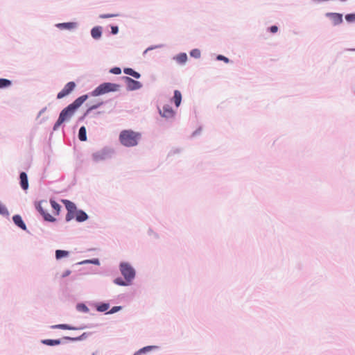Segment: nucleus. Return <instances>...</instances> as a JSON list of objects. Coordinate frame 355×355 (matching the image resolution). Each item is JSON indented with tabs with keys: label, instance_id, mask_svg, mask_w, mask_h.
I'll use <instances>...</instances> for the list:
<instances>
[{
	"label": "nucleus",
	"instance_id": "9b49d317",
	"mask_svg": "<svg viewBox=\"0 0 355 355\" xmlns=\"http://www.w3.org/2000/svg\"><path fill=\"white\" fill-rule=\"evenodd\" d=\"M12 220H13L14 223L18 227H21L22 230H25L26 229V226L25 223H24L21 217L19 215H15L12 217Z\"/></svg>",
	"mask_w": 355,
	"mask_h": 355
},
{
	"label": "nucleus",
	"instance_id": "c9c22d12",
	"mask_svg": "<svg viewBox=\"0 0 355 355\" xmlns=\"http://www.w3.org/2000/svg\"><path fill=\"white\" fill-rule=\"evenodd\" d=\"M78 307L80 310H82L85 312L88 311V308L84 304L78 305Z\"/></svg>",
	"mask_w": 355,
	"mask_h": 355
},
{
	"label": "nucleus",
	"instance_id": "cd10ccee",
	"mask_svg": "<svg viewBox=\"0 0 355 355\" xmlns=\"http://www.w3.org/2000/svg\"><path fill=\"white\" fill-rule=\"evenodd\" d=\"M119 16V14H103L100 15L99 17L101 19L111 18Z\"/></svg>",
	"mask_w": 355,
	"mask_h": 355
},
{
	"label": "nucleus",
	"instance_id": "20e7f679",
	"mask_svg": "<svg viewBox=\"0 0 355 355\" xmlns=\"http://www.w3.org/2000/svg\"><path fill=\"white\" fill-rule=\"evenodd\" d=\"M119 85L111 83H105L100 85L92 92L93 96H99L110 92H116L119 89Z\"/></svg>",
	"mask_w": 355,
	"mask_h": 355
},
{
	"label": "nucleus",
	"instance_id": "a211bd4d",
	"mask_svg": "<svg viewBox=\"0 0 355 355\" xmlns=\"http://www.w3.org/2000/svg\"><path fill=\"white\" fill-rule=\"evenodd\" d=\"M78 138L82 141H85L87 140L85 127L83 126L80 128L79 132H78Z\"/></svg>",
	"mask_w": 355,
	"mask_h": 355
},
{
	"label": "nucleus",
	"instance_id": "c756f323",
	"mask_svg": "<svg viewBox=\"0 0 355 355\" xmlns=\"http://www.w3.org/2000/svg\"><path fill=\"white\" fill-rule=\"evenodd\" d=\"M36 208L37 209V211L41 214H44V207H42V202H39L37 206H36Z\"/></svg>",
	"mask_w": 355,
	"mask_h": 355
},
{
	"label": "nucleus",
	"instance_id": "bb28decb",
	"mask_svg": "<svg viewBox=\"0 0 355 355\" xmlns=\"http://www.w3.org/2000/svg\"><path fill=\"white\" fill-rule=\"evenodd\" d=\"M74 217L76 218V211H71V212L67 211V214L66 215V220L70 221Z\"/></svg>",
	"mask_w": 355,
	"mask_h": 355
},
{
	"label": "nucleus",
	"instance_id": "2eb2a0df",
	"mask_svg": "<svg viewBox=\"0 0 355 355\" xmlns=\"http://www.w3.org/2000/svg\"><path fill=\"white\" fill-rule=\"evenodd\" d=\"M65 204L66 209H67V211L71 212V211H76V206L75 204L69 200H64V201Z\"/></svg>",
	"mask_w": 355,
	"mask_h": 355
},
{
	"label": "nucleus",
	"instance_id": "0eeeda50",
	"mask_svg": "<svg viewBox=\"0 0 355 355\" xmlns=\"http://www.w3.org/2000/svg\"><path fill=\"white\" fill-rule=\"evenodd\" d=\"M127 86L130 90H136L140 89L142 86L141 83L139 81L135 80L129 77H124Z\"/></svg>",
	"mask_w": 355,
	"mask_h": 355
},
{
	"label": "nucleus",
	"instance_id": "423d86ee",
	"mask_svg": "<svg viewBox=\"0 0 355 355\" xmlns=\"http://www.w3.org/2000/svg\"><path fill=\"white\" fill-rule=\"evenodd\" d=\"M326 17L330 19L334 26L340 24L343 22V15L336 12H327Z\"/></svg>",
	"mask_w": 355,
	"mask_h": 355
},
{
	"label": "nucleus",
	"instance_id": "ea45409f",
	"mask_svg": "<svg viewBox=\"0 0 355 355\" xmlns=\"http://www.w3.org/2000/svg\"><path fill=\"white\" fill-rule=\"evenodd\" d=\"M64 338L67 340H78V338H70V337H65Z\"/></svg>",
	"mask_w": 355,
	"mask_h": 355
},
{
	"label": "nucleus",
	"instance_id": "f03ea898",
	"mask_svg": "<svg viewBox=\"0 0 355 355\" xmlns=\"http://www.w3.org/2000/svg\"><path fill=\"white\" fill-rule=\"evenodd\" d=\"M141 139V134L132 130H124L119 135V141L127 147L135 146Z\"/></svg>",
	"mask_w": 355,
	"mask_h": 355
},
{
	"label": "nucleus",
	"instance_id": "72a5a7b5",
	"mask_svg": "<svg viewBox=\"0 0 355 355\" xmlns=\"http://www.w3.org/2000/svg\"><path fill=\"white\" fill-rule=\"evenodd\" d=\"M119 32V28L117 26H112L111 27V33L113 34V35H116Z\"/></svg>",
	"mask_w": 355,
	"mask_h": 355
},
{
	"label": "nucleus",
	"instance_id": "7ed1b4c3",
	"mask_svg": "<svg viewBox=\"0 0 355 355\" xmlns=\"http://www.w3.org/2000/svg\"><path fill=\"white\" fill-rule=\"evenodd\" d=\"M120 270L121 274L125 278V281L121 279V278H116L114 280L115 284L120 286H127L130 284V282L132 279H134L135 275V272L133 268L127 263H122L120 265Z\"/></svg>",
	"mask_w": 355,
	"mask_h": 355
},
{
	"label": "nucleus",
	"instance_id": "aec40b11",
	"mask_svg": "<svg viewBox=\"0 0 355 355\" xmlns=\"http://www.w3.org/2000/svg\"><path fill=\"white\" fill-rule=\"evenodd\" d=\"M69 252L65 250H57L55 251V257L57 259H60L62 257H67Z\"/></svg>",
	"mask_w": 355,
	"mask_h": 355
},
{
	"label": "nucleus",
	"instance_id": "f8f14e48",
	"mask_svg": "<svg viewBox=\"0 0 355 355\" xmlns=\"http://www.w3.org/2000/svg\"><path fill=\"white\" fill-rule=\"evenodd\" d=\"M88 216L85 211L82 210H78L76 211V220L78 222H83L86 220Z\"/></svg>",
	"mask_w": 355,
	"mask_h": 355
},
{
	"label": "nucleus",
	"instance_id": "5701e85b",
	"mask_svg": "<svg viewBox=\"0 0 355 355\" xmlns=\"http://www.w3.org/2000/svg\"><path fill=\"white\" fill-rule=\"evenodd\" d=\"M51 205L52 208L55 210V214H58L60 209V205L57 203L55 200H51Z\"/></svg>",
	"mask_w": 355,
	"mask_h": 355
},
{
	"label": "nucleus",
	"instance_id": "6e6552de",
	"mask_svg": "<svg viewBox=\"0 0 355 355\" xmlns=\"http://www.w3.org/2000/svg\"><path fill=\"white\" fill-rule=\"evenodd\" d=\"M159 113L165 118H172L174 116V111L169 105H164L162 110H159Z\"/></svg>",
	"mask_w": 355,
	"mask_h": 355
},
{
	"label": "nucleus",
	"instance_id": "39448f33",
	"mask_svg": "<svg viewBox=\"0 0 355 355\" xmlns=\"http://www.w3.org/2000/svg\"><path fill=\"white\" fill-rule=\"evenodd\" d=\"M76 84L74 82H69L64 87L58 94L57 98L61 99L64 96L69 95L75 88Z\"/></svg>",
	"mask_w": 355,
	"mask_h": 355
},
{
	"label": "nucleus",
	"instance_id": "6ab92c4d",
	"mask_svg": "<svg viewBox=\"0 0 355 355\" xmlns=\"http://www.w3.org/2000/svg\"><path fill=\"white\" fill-rule=\"evenodd\" d=\"M175 60L178 62L180 64H184L187 60V55L184 53H180L176 56Z\"/></svg>",
	"mask_w": 355,
	"mask_h": 355
},
{
	"label": "nucleus",
	"instance_id": "2f4dec72",
	"mask_svg": "<svg viewBox=\"0 0 355 355\" xmlns=\"http://www.w3.org/2000/svg\"><path fill=\"white\" fill-rule=\"evenodd\" d=\"M110 72L114 74H120L121 73V70L119 67H114L111 69Z\"/></svg>",
	"mask_w": 355,
	"mask_h": 355
},
{
	"label": "nucleus",
	"instance_id": "473e14b6",
	"mask_svg": "<svg viewBox=\"0 0 355 355\" xmlns=\"http://www.w3.org/2000/svg\"><path fill=\"white\" fill-rule=\"evenodd\" d=\"M216 58L218 60L224 61L225 63H228L230 62V60L227 58H226L222 55H218Z\"/></svg>",
	"mask_w": 355,
	"mask_h": 355
},
{
	"label": "nucleus",
	"instance_id": "393cba45",
	"mask_svg": "<svg viewBox=\"0 0 355 355\" xmlns=\"http://www.w3.org/2000/svg\"><path fill=\"white\" fill-rule=\"evenodd\" d=\"M345 19L349 23L354 22L355 21V13L346 15Z\"/></svg>",
	"mask_w": 355,
	"mask_h": 355
},
{
	"label": "nucleus",
	"instance_id": "1a4fd4ad",
	"mask_svg": "<svg viewBox=\"0 0 355 355\" xmlns=\"http://www.w3.org/2000/svg\"><path fill=\"white\" fill-rule=\"evenodd\" d=\"M20 184L21 188L24 190H26L28 187V178L27 175L25 172H21L20 173Z\"/></svg>",
	"mask_w": 355,
	"mask_h": 355
},
{
	"label": "nucleus",
	"instance_id": "412c9836",
	"mask_svg": "<svg viewBox=\"0 0 355 355\" xmlns=\"http://www.w3.org/2000/svg\"><path fill=\"white\" fill-rule=\"evenodd\" d=\"M53 328H54V329H69V330L77 329V328H76V327H71V326H69L68 324H65L54 325V326H53Z\"/></svg>",
	"mask_w": 355,
	"mask_h": 355
},
{
	"label": "nucleus",
	"instance_id": "4be33fe9",
	"mask_svg": "<svg viewBox=\"0 0 355 355\" xmlns=\"http://www.w3.org/2000/svg\"><path fill=\"white\" fill-rule=\"evenodd\" d=\"M11 85V81L5 79V78H0V88H4L7 87Z\"/></svg>",
	"mask_w": 355,
	"mask_h": 355
},
{
	"label": "nucleus",
	"instance_id": "e433bc0d",
	"mask_svg": "<svg viewBox=\"0 0 355 355\" xmlns=\"http://www.w3.org/2000/svg\"><path fill=\"white\" fill-rule=\"evenodd\" d=\"M270 31L271 33H275L277 32L278 27L277 26H272L270 28Z\"/></svg>",
	"mask_w": 355,
	"mask_h": 355
},
{
	"label": "nucleus",
	"instance_id": "b1692460",
	"mask_svg": "<svg viewBox=\"0 0 355 355\" xmlns=\"http://www.w3.org/2000/svg\"><path fill=\"white\" fill-rule=\"evenodd\" d=\"M41 215L44 217L45 220L53 222L55 220L54 217H53L49 214L46 213L45 211H44V214H41Z\"/></svg>",
	"mask_w": 355,
	"mask_h": 355
},
{
	"label": "nucleus",
	"instance_id": "c85d7f7f",
	"mask_svg": "<svg viewBox=\"0 0 355 355\" xmlns=\"http://www.w3.org/2000/svg\"><path fill=\"white\" fill-rule=\"evenodd\" d=\"M153 347H153V346L145 347L141 349L139 351H138L135 355H137V354H141V353H144L146 352H148V351H150Z\"/></svg>",
	"mask_w": 355,
	"mask_h": 355
},
{
	"label": "nucleus",
	"instance_id": "f3484780",
	"mask_svg": "<svg viewBox=\"0 0 355 355\" xmlns=\"http://www.w3.org/2000/svg\"><path fill=\"white\" fill-rule=\"evenodd\" d=\"M124 73L128 74V75L132 76H133L135 78H140V74L138 72L134 71L131 68H125V69H124Z\"/></svg>",
	"mask_w": 355,
	"mask_h": 355
},
{
	"label": "nucleus",
	"instance_id": "4468645a",
	"mask_svg": "<svg viewBox=\"0 0 355 355\" xmlns=\"http://www.w3.org/2000/svg\"><path fill=\"white\" fill-rule=\"evenodd\" d=\"M173 100L176 107H179L182 101V94L180 91L175 90L174 92Z\"/></svg>",
	"mask_w": 355,
	"mask_h": 355
},
{
	"label": "nucleus",
	"instance_id": "7c9ffc66",
	"mask_svg": "<svg viewBox=\"0 0 355 355\" xmlns=\"http://www.w3.org/2000/svg\"><path fill=\"white\" fill-rule=\"evenodd\" d=\"M108 308H109L108 304H101V306H99L98 307V310L99 311H102V312H103V311H107V310L108 309Z\"/></svg>",
	"mask_w": 355,
	"mask_h": 355
},
{
	"label": "nucleus",
	"instance_id": "9d476101",
	"mask_svg": "<svg viewBox=\"0 0 355 355\" xmlns=\"http://www.w3.org/2000/svg\"><path fill=\"white\" fill-rule=\"evenodd\" d=\"M56 26L60 29L71 30L76 27V24L75 22L60 23L58 24Z\"/></svg>",
	"mask_w": 355,
	"mask_h": 355
},
{
	"label": "nucleus",
	"instance_id": "f257e3e1",
	"mask_svg": "<svg viewBox=\"0 0 355 355\" xmlns=\"http://www.w3.org/2000/svg\"><path fill=\"white\" fill-rule=\"evenodd\" d=\"M87 99V95H83L62 110L53 130H57L64 121H69L75 114L76 110Z\"/></svg>",
	"mask_w": 355,
	"mask_h": 355
},
{
	"label": "nucleus",
	"instance_id": "4c0bfd02",
	"mask_svg": "<svg viewBox=\"0 0 355 355\" xmlns=\"http://www.w3.org/2000/svg\"><path fill=\"white\" fill-rule=\"evenodd\" d=\"M121 309V306H114L110 311L111 313H115Z\"/></svg>",
	"mask_w": 355,
	"mask_h": 355
},
{
	"label": "nucleus",
	"instance_id": "dca6fc26",
	"mask_svg": "<svg viewBox=\"0 0 355 355\" xmlns=\"http://www.w3.org/2000/svg\"><path fill=\"white\" fill-rule=\"evenodd\" d=\"M42 343L46 345L53 346L60 345L61 343V341L60 340L46 339L42 340Z\"/></svg>",
	"mask_w": 355,
	"mask_h": 355
},
{
	"label": "nucleus",
	"instance_id": "f704fd0d",
	"mask_svg": "<svg viewBox=\"0 0 355 355\" xmlns=\"http://www.w3.org/2000/svg\"><path fill=\"white\" fill-rule=\"evenodd\" d=\"M98 105H93L92 107H90L87 110V112H85V114H84V116L82 117V119H83L88 113L89 111H91L92 110H94L96 107H98Z\"/></svg>",
	"mask_w": 355,
	"mask_h": 355
},
{
	"label": "nucleus",
	"instance_id": "a878e982",
	"mask_svg": "<svg viewBox=\"0 0 355 355\" xmlns=\"http://www.w3.org/2000/svg\"><path fill=\"white\" fill-rule=\"evenodd\" d=\"M190 55H191V56H192L193 58H198L200 56V50H198L197 49H193L190 52Z\"/></svg>",
	"mask_w": 355,
	"mask_h": 355
},
{
	"label": "nucleus",
	"instance_id": "ddd939ff",
	"mask_svg": "<svg viewBox=\"0 0 355 355\" xmlns=\"http://www.w3.org/2000/svg\"><path fill=\"white\" fill-rule=\"evenodd\" d=\"M102 31L101 27L97 26L94 27L91 31V35L93 38L94 39H99L101 36Z\"/></svg>",
	"mask_w": 355,
	"mask_h": 355
},
{
	"label": "nucleus",
	"instance_id": "58836bf2",
	"mask_svg": "<svg viewBox=\"0 0 355 355\" xmlns=\"http://www.w3.org/2000/svg\"><path fill=\"white\" fill-rule=\"evenodd\" d=\"M70 274H71V270H66V271H65V272L62 275V276H61V277H67V276L69 275Z\"/></svg>",
	"mask_w": 355,
	"mask_h": 355
}]
</instances>
